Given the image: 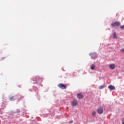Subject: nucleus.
Instances as JSON below:
<instances>
[{"mask_svg":"<svg viewBox=\"0 0 124 124\" xmlns=\"http://www.w3.org/2000/svg\"><path fill=\"white\" fill-rule=\"evenodd\" d=\"M97 112L98 114H99L100 115L101 114H103V108H102V107H99L97 109Z\"/></svg>","mask_w":124,"mask_h":124,"instance_id":"f257e3e1","label":"nucleus"},{"mask_svg":"<svg viewBox=\"0 0 124 124\" xmlns=\"http://www.w3.org/2000/svg\"><path fill=\"white\" fill-rule=\"evenodd\" d=\"M59 88H60V89H62V90H65V89H66V85L60 83L58 85Z\"/></svg>","mask_w":124,"mask_h":124,"instance_id":"f03ea898","label":"nucleus"},{"mask_svg":"<svg viewBox=\"0 0 124 124\" xmlns=\"http://www.w3.org/2000/svg\"><path fill=\"white\" fill-rule=\"evenodd\" d=\"M121 25V23L119 21H116L111 24L112 27H119Z\"/></svg>","mask_w":124,"mask_h":124,"instance_id":"7ed1b4c3","label":"nucleus"},{"mask_svg":"<svg viewBox=\"0 0 124 124\" xmlns=\"http://www.w3.org/2000/svg\"><path fill=\"white\" fill-rule=\"evenodd\" d=\"M90 56L92 59H95V58H97V55L95 53H91Z\"/></svg>","mask_w":124,"mask_h":124,"instance_id":"20e7f679","label":"nucleus"},{"mask_svg":"<svg viewBox=\"0 0 124 124\" xmlns=\"http://www.w3.org/2000/svg\"><path fill=\"white\" fill-rule=\"evenodd\" d=\"M109 67L110 69L114 70L116 67V65L115 64H111L109 65Z\"/></svg>","mask_w":124,"mask_h":124,"instance_id":"39448f33","label":"nucleus"},{"mask_svg":"<svg viewBox=\"0 0 124 124\" xmlns=\"http://www.w3.org/2000/svg\"><path fill=\"white\" fill-rule=\"evenodd\" d=\"M72 106H76L77 105V101L74 100L71 103Z\"/></svg>","mask_w":124,"mask_h":124,"instance_id":"423d86ee","label":"nucleus"},{"mask_svg":"<svg viewBox=\"0 0 124 124\" xmlns=\"http://www.w3.org/2000/svg\"><path fill=\"white\" fill-rule=\"evenodd\" d=\"M84 97V95L82 93H78V98L79 99H81V98H83Z\"/></svg>","mask_w":124,"mask_h":124,"instance_id":"0eeeda50","label":"nucleus"},{"mask_svg":"<svg viewBox=\"0 0 124 124\" xmlns=\"http://www.w3.org/2000/svg\"><path fill=\"white\" fill-rule=\"evenodd\" d=\"M108 88L109 90H111V91H114V90H115V86L113 85H109Z\"/></svg>","mask_w":124,"mask_h":124,"instance_id":"6e6552de","label":"nucleus"},{"mask_svg":"<svg viewBox=\"0 0 124 124\" xmlns=\"http://www.w3.org/2000/svg\"><path fill=\"white\" fill-rule=\"evenodd\" d=\"M95 68V65H94L93 64L91 65V70H93Z\"/></svg>","mask_w":124,"mask_h":124,"instance_id":"1a4fd4ad","label":"nucleus"},{"mask_svg":"<svg viewBox=\"0 0 124 124\" xmlns=\"http://www.w3.org/2000/svg\"><path fill=\"white\" fill-rule=\"evenodd\" d=\"M96 114V112L93 111L92 114V117H95V114Z\"/></svg>","mask_w":124,"mask_h":124,"instance_id":"9d476101","label":"nucleus"},{"mask_svg":"<svg viewBox=\"0 0 124 124\" xmlns=\"http://www.w3.org/2000/svg\"><path fill=\"white\" fill-rule=\"evenodd\" d=\"M113 38H114L115 39L117 38V34H116V33H113Z\"/></svg>","mask_w":124,"mask_h":124,"instance_id":"9b49d317","label":"nucleus"},{"mask_svg":"<svg viewBox=\"0 0 124 124\" xmlns=\"http://www.w3.org/2000/svg\"><path fill=\"white\" fill-rule=\"evenodd\" d=\"M104 88H105V86L104 85H102L99 87V89H100V90H101Z\"/></svg>","mask_w":124,"mask_h":124,"instance_id":"f8f14e48","label":"nucleus"},{"mask_svg":"<svg viewBox=\"0 0 124 124\" xmlns=\"http://www.w3.org/2000/svg\"><path fill=\"white\" fill-rule=\"evenodd\" d=\"M120 51L122 52V53H124V48L121 49Z\"/></svg>","mask_w":124,"mask_h":124,"instance_id":"ddd939ff","label":"nucleus"},{"mask_svg":"<svg viewBox=\"0 0 124 124\" xmlns=\"http://www.w3.org/2000/svg\"><path fill=\"white\" fill-rule=\"evenodd\" d=\"M14 98V96H12V97H10V100H12Z\"/></svg>","mask_w":124,"mask_h":124,"instance_id":"4468645a","label":"nucleus"},{"mask_svg":"<svg viewBox=\"0 0 124 124\" xmlns=\"http://www.w3.org/2000/svg\"><path fill=\"white\" fill-rule=\"evenodd\" d=\"M121 29H122V30H124V25H122V26L121 27Z\"/></svg>","mask_w":124,"mask_h":124,"instance_id":"2eb2a0df","label":"nucleus"},{"mask_svg":"<svg viewBox=\"0 0 124 124\" xmlns=\"http://www.w3.org/2000/svg\"><path fill=\"white\" fill-rule=\"evenodd\" d=\"M122 124H124V118L123 119L122 121Z\"/></svg>","mask_w":124,"mask_h":124,"instance_id":"dca6fc26","label":"nucleus"},{"mask_svg":"<svg viewBox=\"0 0 124 124\" xmlns=\"http://www.w3.org/2000/svg\"><path fill=\"white\" fill-rule=\"evenodd\" d=\"M70 124H71V123H73V121H70Z\"/></svg>","mask_w":124,"mask_h":124,"instance_id":"f3484780","label":"nucleus"},{"mask_svg":"<svg viewBox=\"0 0 124 124\" xmlns=\"http://www.w3.org/2000/svg\"><path fill=\"white\" fill-rule=\"evenodd\" d=\"M18 97H19V98H21V96L18 95Z\"/></svg>","mask_w":124,"mask_h":124,"instance_id":"a211bd4d","label":"nucleus"},{"mask_svg":"<svg viewBox=\"0 0 124 124\" xmlns=\"http://www.w3.org/2000/svg\"><path fill=\"white\" fill-rule=\"evenodd\" d=\"M77 96H78V94H77Z\"/></svg>","mask_w":124,"mask_h":124,"instance_id":"6ab92c4d","label":"nucleus"}]
</instances>
